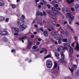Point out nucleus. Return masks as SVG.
<instances>
[{
  "label": "nucleus",
  "mask_w": 79,
  "mask_h": 79,
  "mask_svg": "<svg viewBox=\"0 0 79 79\" xmlns=\"http://www.w3.org/2000/svg\"><path fill=\"white\" fill-rule=\"evenodd\" d=\"M70 53L71 54H73L74 52V49L72 47H70V50H69Z\"/></svg>",
  "instance_id": "f8f14e48"
},
{
  "label": "nucleus",
  "mask_w": 79,
  "mask_h": 79,
  "mask_svg": "<svg viewBox=\"0 0 79 79\" xmlns=\"http://www.w3.org/2000/svg\"><path fill=\"white\" fill-rule=\"evenodd\" d=\"M64 50H68V48L66 47H64Z\"/></svg>",
  "instance_id": "8fccbe9b"
},
{
  "label": "nucleus",
  "mask_w": 79,
  "mask_h": 79,
  "mask_svg": "<svg viewBox=\"0 0 79 79\" xmlns=\"http://www.w3.org/2000/svg\"><path fill=\"white\" fill-rule=\"evenodd\" d=\"M66 1L68 3L70 4V3H72L74 2V0H66Z\"/></svg>",
  "instance_id": "dca6fc26"
},
{
  "label": "nucleus",
  "mask_w": 79,
  "mask_h": 79,
  "mask_svg": "<svg viewBox=\"0 0 79 79\" xmlns=\"http://www.w3.org/2000/svg\"><path fill=\"white\" fill-rule=\"evenodd\" d=\"M70 11V8L69 7H66V12H69Z\"/></svg>",
  "instance_id": "cd10ccee"
},
{
  "label": "nucleus",
  "mask_w": 79,
  "mask_h": 79,
  "mask_svg": "<svg viewBox=\"0 0 79 79\" xmlns=\"http://www.w3.org/2000/svg\"><path fill=\"white\" fill-rule=\"evenodd\" d=\"M62 11L63 12V13H64V12H65V11L64 10V8H62Z\"/></svg>",
  "instance_id": "0e129e2a"
},
{
  "label": "nucleus",
  "mask_w": 79,
  "mask_h": 79,
  "mask_svg": "<svg viewBox=\"0 0 79 79\" xmlns=\"http://www.w3.org/2000/svg\"><path fill=\"white\" fill-rule=\"evenodd\" d=\"M40 14L39 12H36V15L37 16H39Z\"/></svg>",
  "instance_id": "603ef678"
},
{
  "label": "nucleus",
  "mask_w": 79,
  "mask_h": 79,
  "mask_svg": "<svg viewBox=\"0 0 79 79\" xmlns=\"http://www.w3.org/2000/svg\"><path fill=\"white\" fill-rule=\"evenodd\" d=\"M53 24L54 25V26L56 25V22L55 21H53Z\"/></svg>",
  "instance_id": "864d4df0"
},
{
  "label": "nucleus",
  "mask_w": 79,
  "mask_h": 79,
  "mask_svg": "<svg viewBox=\"0 0 79 79\" xmlns=\"http://www.w3.org/2000/svg\"><path fill=\"white\" fill-rule=\"evenodd\" d=\"M65 79H72L71 77H65Z\"/></svg>",
  "instance_id": "c9c22d12"
},
{
  "label": "nucleus",
  "mask_w": 79,
  "mask_h": 79,
  "mask_svg": "<svg viewBox=\"0 0 79 79\" xmlns=\"http://www.w3.org/2000/svg\"><path fill=\"white\" fill-rule=\"evenodd\" d=\"M3 41L4 42H7V39L6 37H4L2 38Z\"/></svg>",
  "instance_id": "5701e85b"
},
{
  "label": "nucleus",
  "mask_w": 79,
  "mask_h": 79,
  "mask_svg": "<svg viewBox=\"0 0 79 79\" xmlns=\"http://www.w3.org/2000/svg\"><path fill=\"white\" fill-rule=\"evenodd\" d=\"M65 33L67 37H68L69 35V33H68V31H65Z\"/></svg>",
  "instance_id": "7c9ffc66"
},
{
  "label": "nucleus",
  "mask_w": 79,
  "mask_h": 79,
  "mask_svg": "<svg viewBox=\"0 0 79 79\" xmlns=\"http://www.w3.org/2000/svg\"><path fill=\"white\" fill-rule=\"evenodd\" d=\"M51 58V55H48L47 56L45 57L44 58L45 59H47V58Z\"/></svg>",
  "instance_id": "c85d7f7f"
},
{
  "label": "nucleus",
  "mask_w": 79,
  "mask_h": 79,
  "mask_svg": "<svg viewBox=\"0 0 79 79\" xmlns=\"http://www.w3.org/2000/svg\"><path fill=\"white\" fill-rule=\"evenodd\" d=\"M3 32H4L3 31H0V35H5V33H4Z\"/></svg>",
  "instance_id": "a878e982"
},
{
  "label": "nucleus",
  "mask_w": 79,
  "mask_h": 79,
  "mask_svg": "<svg viewBox=\"0 0 79 79\" xmlns=\"http://www.w3.org/2000/svg\"><path fill=\"white\" fill-rule=\"evenodd\" d=\"M72 47H74V43H72Z\"/></svg>",
  "instance_id": "bf43d9fd"
},
{
  "label": "nucleus",
  "mask_w": 79,
  "mask_h": 79,
  "mask_svg": "<svg viewBox=\"0 0 79 79\" xmlns=\"http://www.w3.org/2000/svg\"><path fill=\"white\" fill-rule=\"evenodd\" d=\"M9 20V19L8 18H7L5 20V21L6 23H8V21Z\"/></svg>",
  "instance_id": "49530a36"
},
{
  "label": "nucleus",
  "mask_w": 79,
  "mask_h": 79,
  "mask_svg": "<svg viewBox=\"0 0 79 79\" xmlns=\"http://www.w3.org/2000/svg\"><path fill=\"white\" fill-rule=\"evenodd\" d=\"M43 34L45 37H47L48 35V31H45L44 32Z\"/></svg>",
  "instance_id": "9d476101"
},
{
  "label": "nucleus",
  "mask_w": 79,
  "mask_h": 79,
  "mask_svg": "<svg viewBox=\"0 0 79 79\" xmlns=\"http://www.w3.org/2000/svg\"><path fill=\"white\" fill-rule=\"evenodd\" d=\"M58 43L59 44H61V41L60 40H59L58 41Z\"/></svg>",
  "instance_id": "052dcab7"
},
{
  "label": "nucleus",
  "mask_w": 79,
  "mask_h": 79,
  "mask_svg": "<svg viewBox=\"0 0 79 79\" xmlns=\"http://www.w3.org/2000/svg\"><path fill=\"white\" fill-rule=\"evenodd\" d=\"M55 3V1H52L51 2V3L52 4H54V6H55V8H56V9H57V8H58V7L59 6V5H58V4H56V5H55L54 4V3Z\"/></svg>",
  "instance_id": "6e6552de"
},
{
  "label": "nucleus",
  "mask_w": 79,
  "mask_h": 79,
  "mask_svg": "<svg viewBox=\"0 0 79 79\" xmlns=\"http://www.w3.org/2000/svg\"><path fill=\"white\" fill-rule=\"evenodd\" d=\"M25 39H27V37L26 36L22 37L21 38H19V40L21 41L22 40H25Z\"/></svg>",
  "instance_id": "2eb2a0df"
},
{
  "label": "nucleus",
  "mask_w": 79,
  "mask_h": 79,
  "mask_svg": "<svg viewBox=\"0 0 79 79\" xmlns=\"http://www.w3.org/2000/svg\"><path fill=\"white\" fill-rule=\"evenodd\" d=\"M43 24H45L46 23V22L44 20L43 21Z\"/></svg>",
  "instance_id": "338daca9"
},
{
  "label": "nucleus",
  "mask_w": 79,
  "mask_h": 79,
  "mask_svg": "<svg viewBox=\"0 0 79 79\" xmlns=\"http://www.w3.org/2000/svg\"><path fill=\"white\" fill-rule=\"evenodd\" d=\"M34 26L35 27H36V28H37L38 27V25H37L35 24L34 25Z\"/></svg>",
  "instance_id": "e2e57ef3"
},
{
  "label": "nucleus",
  "mask_w": 79,
  "mask_h": 79,
  "mask_svg": "<svg viewBox=\"0 0 79 79\" xmlns=\"http://www.w3.org/2000/svg\"><path fill=\"white\" fill-rule=\"evenodd\" d=\"M75 75L77 76H79V71H78L76 72L75 73Z\"/></svg>",
  "instance_id": "c756f323"
},
{
  "label": "nucleus",
  "mask_w": 79,
  "mask_h": 79,
  "mask_svg": "<svg viewBox=\"0 0 79 79\" xmlns=\"http://www.w3.org/2000/svg\"><path fill=\"white\" fill-rule=\"evenodd\" d=\"M77 65H73L72 67V69H71L70 68H69V69L70 70V71L72 73H73V70H75V69H77Z\"/></svg>",
  "instance_id": "7ed1b4c3"
},
{
  "label": "nucleus",
  "mask_w": 79,
  "mask_h": 79,
  "mask_svg": "<svg viewBox=\"0 0 79 79\" xmlns=\"http://www.w3.org/2000/svg\"><path fill=\"white\" fill-rule=\"evenodd\" d=\"M3 30L4 31H3L4 32H6V31H7V29L6 28L4 29H3Z\"/></svg>",
  "instance_id": "09e8293b"
},
{
  "label": "nucleus",
  "mask_w": 79,
  "mask_h": 79,
  "mask_svg": "<svg viewBox=\"0 0 79 79\" xmlns=\"http://www.w3.org/2000/svg\"><path fill=\"white\" fill-rule=\"evenodd\" d=\"M52 62L51 60H47L46 61V66L48 68H51L52 67Z\"/></svg>",
  "instance_id": "f03ea898"
},
{
  "label": "nucleus",
  "mask_w": 79,
  "mask_h": 79,
  "mask_svg": "<svg viewBox=\"0 0 79 79\" xmlns=\"http://www.w3.org/2000/svg\"><path fill=\"white\" fill-rule=\"evenodd\" d=\"M12 7L13 8H16V6L14 5H12Z\"/></svg>",
  "instance_id": "c03bdc74"
},
{
  "label": "nucleus",
  "mask_w": 79,
  "mask_h": 79,
  "mask_svg": "<svg viewBox=\"0 0 79 79\" xmlns=\"http://www.w3.org/2000/svg\"><path fill=\"white\" fill-rule=\"evenodd\" d=\"M32 48L33 49H36V48H37V46H34Z\"/></svg>",
  "instance_id": "72a5a7b5"
},
{
  "label": "nucleus",
  "mask_w": 79,
  "mask_h": 79,
  "mask_svg": "<svg viewBox=\"0 0 79 79\" xmlns=\"http://www.w3.org/2000/svg\"><path fill=\"white\" fill-rule=\"evenodd\" d=\"M61 56H64V54H63V52H61Z\"/></svg>",
  "instance_id": "680f3d73"
},
{
  "label": "nucleus",
  "mask_w": 79,
  "mask_h": 79,
  "mask_svg": "<svg viewBox=\"0 0 79 79\" xmlns=\"http://www.w3.org/2000/svg\"><path fill=\"white\" fill-rule=\"evenodd\" d=\"M52 10L53 11V13L54 16H57L58 15V11L57 10H55V7L52 8Z\"/></svg>",
  "instance_id": "39448f33"
},
{
  "label": "nucleus",
  "mask_w": 79,
  "mask_h": 79,
  "mask_svg": "<svg viewBox=\"0 0 79 79\" xmlns=\"http://www.w3.org/2000/svg\"><path fill=\"white\" fill-rule=\"evenodd\" d=\"M39 44H40V42L39 41L37 42L36 43V45H39Z\"/></svg>",
  "instance_id": "3c124183"
},
{
  "label": "nucleus",
  "mask_w": 79,
  "mask_h": 79,
  "mask_svg": "<svg viewBox=\"0 0 79 79\" xmlns=\"http://www.w3.org/2000/svg\"><path fill=\"white\" fill-rule=\"evenodd\" d=\"M51 41L52 43H54L55 42V40L53 39V38H51Z\"/></svg>",
  "instance_id": "a19ab883"
},
{
  "label": "nucleus",
  "mask_w": 79,
  "mask_h": 79,
  "mask_svg": "<svg viewBox=\"0 0 79 79\" xmlns=\"http://www.w3.org/2000/svg\"><path fill=\"white\" fill-rule=\"evenodd\" d=\"M56 67H57V63H56V62H54V65L53 69H55Z\"/></svg>",
  "instance_id": "6ab92c4d"
},
{
  "label": "nucleus",
  "mask_w": 79,
  "mask_h": 79,
  "mask_svg": "<svg viewBox=\"0 0 79 79\" xmlns=\"http://www.w3.org/2000/svg\"><path fill=\"white\" fill-rule=\"evenodd\" d=\"M24 24V20L23 19L19 20L17 23L18 26H19L20 30L24 31L27 27V25Z\"/></svg>",
  "instance_id": "f257e3e1"
},
{
  "label": "nucleus",
  "mask_w": 79,
  "mask_h": 79,
  "mask_svg": "<svg viewBox=\"0 0 79 79\" xmlns=\"http://www.w3.org/2000/svg\"><path fill=\"white\" fill-rule=\"evenodd\" d=\"M59 63H64V60L63 59H60L58 60Z\"/></svg>",
  "instance_id": "4468645a"
},
{
  "label": "nucleus",
  "mask_w": 79,
  "mask_h": 79,
  "mask_svg": "<svg viewBox=\"0 0 79 79\" xmlns=\"http://www.w3.org/2000/svg\"><path fill=\"white\" fill-rule=\"evenodd\" d=\"M69 18V21H73L74 20V17L73 16L71 15L70 16Z\"/></svg>",
  "instance_id": "9b49d317"
},
{
  "label": "nucleus",
  "mask_w": 79,
  "mask_h": 79,
  "mask_svg": "<svg viewBox=\"0 0 79 79\" xmlns=\"http://www.w3.org/2000/svg\"><path fill=\"white\" fill-rule=\"evenodd\" d=\"M60 48H58L57 50L58 52H60Z\"/></svg>",
  "instance_id": "69168bd1"
},
{
  "label": "nucleus",
  "mask_w": 79,
  "mask_h": 79,
  "mask_svg": "<svg viewBox=\"0 0 79 79\" xmlns=\"http://www.w3.org/2000/svg\"><path fill=\"white\" fill-rule=\"evenodd\" d=\"M60 31L61 33V34H64V30L62 28L60 30Z\"/></svg>",
  "instance_id": "bb28decb"
},
{
  "label": "nucleus",
  "mask_w": 79,
  "mask_h": 79,
  "mask_svg": "<svg viewBox=\"0 0 79 79\" xmlns=\"http://www.w3.org/2000/svg\"><path fill=\"white\" fill-rule=\"evenodd\" d=\"M47 27L48 31H53V30L54 29L53 27L51 25L48 26Z\"/></svg>",
  "instance_id": "20e7f679"
},
{
  "label": "nucleus",
  "mask_w": 79,
  "mask_h": 79,
  "mask_svg": "<svg viewBox=\"0 0 79 79\" xmlns=\"http://www.w3.org/2000/svg\"><path fill=\"white\" fill-rule=\"evenodd\" d=\"M60 25L59 24V23H57V25H56V27H60Z\"/></svg>",
  "instance_id": "13d9d810"
},
{
  "label": "nucleus",
  "mask_w": 79,
  "mask_h": 79,
  "mask_svg": "<svg viewBox=\"0 0 79 79\" xmlns=\"http://www.w3.org/2000/svg\"><path fill=\"white\" fill-rule=\"evenodd\" d=\"M14 30L15 32L19 33V28L16 27H15L14 28Z\"/></svg>",
  "instance_id": "ddd939ff"
},
{
  "label": "nucleus",
  "mask_w": 79,
  "mask_h": 79,
  "mask_svg": "<svg viewBox=\"0 0 79 79\" xmlns=\"http://www.w3.org/2000/svg\"><path fill=\"white\" fill-rule=\"evenodd\" d=\"M38 23L40 24V26H43V23L41 22H38Z\"/></svg>",
  "instance_id": "f704fd0d"
},
{
  "label": "nucleus",
  "mask_w": 79,
  "mask_h": 79,
  "mask_svg": "<svg viewBox=\"0 0 79 79\" xmlns=\"http://www.w3.org/2000/svg\"><path fill=\"white\" fill-rule=\"evenodd\" d=\"M62 41L64 42H65V43H67L68 42V39H63Z\"/></svg>",
  "instance_id": "b1692460"
},
{
  "label": "nucleus",
  "mask_w": 79,
  "mask_h": 79,
  "mask_svg": "<svg viewBox=\"0 0 79 79\" xmlns=\"http://www.w3.org/2000/svg\"><path fill=\"white\" fill-rule=\"evenodd\" d=\"M11 52L12 53H16V50L13 49H12Z\"/></svg>",
  "instance_id": "2f4dec72"
},
{
  "label": "nucleus",
  "mask_w": 79,
  "mask_h": 79,
  "mask_svg": "<svg viewBox=\"0 0 79 79\" xmlns=\"http://www.w3.org/2000/svg\"><path fill=\"white\" fill-rule=\"evenodd\" d=\"M71 10L72 11H74V10H75L74 8H71Z\"/></svg>",
  "instance_id": "4d7b16f0"
},
{
  "label": "nucleus",
  "mask_w": 79,
  "mask_h": 79,
  "mask_svg": "<svg viewBox=\"0 0 79 79\" xmlns=\"http://www.w3.org/2000/svg\"><path fill=\"white\" fill-rule=\"evenodd\" d=\"M43 14L44 16H46V13L45 12V11H43Z\"/></svg>",
  "instance_id": "de8ad7c7"
},
{
  "label": "nucleus",
  "mask_w": 79,
  "mask_h": 79,
  "mask_svg": "<svg viewBox=\"0 0 79 79\" xmlns=\"http://www.w3.org/2000/svg\"><path fill=\"white\" fill-rule=\"evenodd\" d=\"M55 57H58L60 56V53L57 52H56L55 53Z\"/></svg>",
  "instance_id": "a211bd4d"
},
{
  "label": "nucleus",
  "mask_w": 79,
  "mask_h": 79,
  "mask_svg": "<svg viewBox=\"0 0 79 79\" xmlns=\"http://www.w3.org/2000/svg\"><path fill=\"white\" fill-rule=\"evenodd\" d=\"M32 42H28V45L26 47L27 49L29 50L31 48V45H32Z\"/></svg>",
  "instance_id": "0eeeda50"
},
{
  "label": "nucleus",
  "mask_w": 79,
  "mask_h": 79,
  "mask_svg": "<svg viewBox=\"0 0 79 79\" xmlns=\"http://www.w3.org/2000/svg\"><path fill=\"white\" fill-rule=\"evenodd\" d=\"M14 35H19V34L18 33H14Z\"/></svg>",
  "instance_id": "79ce46f5"
},
{
  "label": "nucleus",
  "mask_w": 79,
  "mask_h": 79,
  "mask_svg": "<svg viewBox=\"0 0 79 79\" xmlns=\"http://www.w3.org/2000/svg\"><path fill=\"white\" fill-rule=\"evenodd\" d=\"M47 7H48V9H50V5L49 4H47Z\"/></svg>",
  "instance_id": "a18cd8bd"
},
{
  "label": "nucleus",
  "mask_w": 79,
  "mask_h": 79,
  "mask_svg": "<svg viewBox=\"0 0 79 79\" xmlns=\"http://www.w3.org/2000/svg\"><path fill=\"white\" fill-rule=\"evenodd\" d=\"M69 29L71 30V31H73V28H71V27H69Z\"/></svg>",
  "instance_id": "6e6d98bb"
},
{
  "label": "nucleus",
  "mask_w": 79,
  "mask_h": 79,
  "mask_svg": "<svg viewBox=\"0 0 79 79\" xmlns=\"http://www.w3.org/2000/svg\"><path fill=\"white\" fill-rule=\"evenodd\" d=\"M56 40H60V38L57 37H56Z\"/></svg>",
  "instance_id": "5fc2aeb1"
},
{
  "label": "nucleus",
  "mask_w": 79,
  "mask_h": 79,
  "mask_svg": "<svg viewBox=\"0 0 79 79\" xmlns=\"http://www.w3.org/2000/svg\"><path fill=\"white\" fill-rule=\"evenodd\" d=\"M61 58H62V59H63L64 60V55L63 56H61Z\"/></svg>",
  "instance_id": "774afa93"
},
{
  "label": "nucleus",
  "mask_w": 79,
  "mask_h": 79,
  "mask_svg": "<svg viewBox=\"0 0 79 79\" xmlns=\"http://www.w3.org/2000/svg\"><path fill=\"white\" fill-rule=\"evenodd\" d=\"M51 34L52 35H53V36H54L55 34L56 35H58V32L57 31H52Z\"/></svg>",
  "instance_id": "423d86ee"
},
{
  "label": "nucleus",
  "mask_w": 79,
  "mask_h": 79,
  "mask_svg": "<svg viewBox=\"0 0 79 79\" xmlns=\"http://www.w3.org/2000/svg\"><path fill=\"white\" fill-rule=\"evenodd\" d=\"M5 2L2 0H0V6H4Z\"/></svg>",
  "instance_id": "1a4fd4ad"
},
{
  "label": "nucleus",
  "mask_w": 79,
  "mask_h": 79,
  "mask_svg": "<svg viewBox=\"0 0 79 79\" xmlns=\"http://www.w3.org/2000/svg\"><path fill=\"white\" fill-rule=\"evenodd\" d=\"M55 71L54 70V69H53V68L51 70V73H55Z\"/></svg>",
  "instance_id": "58836bf2"
},
{
  "label": "nucleus",
  "mask_w": 79,
  "mask_h": 79,
  "mask_svg": "<svg viewBox=\"0 0 79 79\" xmlns=\"http://www.w3.org/2000/svg\"><path fill=\"white\" fill-rule=\"evenodd\" d=\"M70 16H71V14L70 13H67L66 15L67 18H69Z\"/></svg>",
  "instance_id": "412c9836"
},
{
  "label": "nucleus",
  "mask_w": 79,
  "mask_h": 79,
  "mask_svg": "<svg viewBox=\"0 0 79 79\" xmlns=\"http://www.w3.org/2000/svg\"><path fill=\"white\" fill-rule=\"evenodd\" d=\"M67 47H70V44L69 43L67 44Z\"/></svg>",
  "instance_id": "4c0bfd02"
},
{
  "label": "nucleus",
  "mask_w": 79,
  "mask_h": 79,
  "mask_svg": "<svg viewBox=\"0 0 79 79\" xmlns=\"http://www.w3.org/2000/svg\"><path fill=\"white\" fill-rule=\"evenodd\" d=\"M51 18H52L53 19H54V20H56V17L53 15H51Z\"/></svg>",
  "instance_id": "4be33fe9"
},
{
  "label": "nucleus",
  "mask_w": 79,
  "mask_h": 79,
  "mask_svg": "<svg viewBox=\"0 0 79 79\" xmlns=\"http://www.w3.org/2000/svg\"><path fill=\"white\" fill-rule=\"evenodd\" d=\"M77 46L75 47L76 50H79V45L78 44V43L77 42H76Z\"/></svg>",
  "instance_id": "f3484780"
},
{
  "label": "nucleus",
  "mask_w": 79,
  "mask_h": 79,
  "mask_svg": "<svg viewBox=\"0 0 79 79\" xmlns=\"http://www.w3.org/2000/svg\"><path fill=\"white\" fill-rule=\"evenodd\" d=\"M46 12L47 13H48L49 15H50V14H51V13L50 12V11L48 10H46Z\"/></svg>",
  "instance_id": "37998d69"
},
{
  "label": "nucleus",
  "mask_w": 79,
  "mask_h": 79,
  "mask_svg": "<svg viewBox=\"0 0 79 79\" xmlns=\"http://www.w3.org/2000/svg\"><path fill=\"white\" fill-rule=\"evenodd\" d=\"M78 8H79V4H77L76 5H75V9H76V10H77L78 9Z\"/></svg>",
  "instance_id": "393cba45"
},
{
  "label": "nucleus",
  "mask_w": 79,
  "mask_h": 79,
  "mask_svg": "<svg viewBox=\"0 0 79 79\" xmlns=\"http://www.w3.org/2000/svg\"><path fill=\"white\" fill-rule=\"evenodd\" d=\"M59 37H60V39H63V36L61 35H59Z\"/></svg>",
  "instance_id": "473e14b6"
},
{
  "label": "nucleus",
  "mask_w": 79,
  "mask_h": 79,
  "mask_svg": "<svg viewBox=\"0 0 79 79\" xmlns=\"http://www.w3.org/2000/svg\"><path fill=\"white\" fill-rule=\"evenodd\" d=\"M4 33H4L5 35H8L9 34L8 33V32H7V31H6L5 32H4Z\"/></svg>",
  "instance_id": "e433bc0d"
},
{
  "label": "nucleus",
  "mask_w": 79,
  "mask_h": 79,
  "mask_svg": "<svg viewBox=\"0 0 79 79\" xmlns=\"http://www.w3.org/2000/svg\"><path fill=\"white\" fill-rule=\"evenodd\" d=\"M5 20V17H0V21H3Z\"/></svg>",
  "instance_id": "aec40b11"
},
{
  "label": "nucleus",
  "mask_w": 79,
  "mask_h": 79,
  "mask_svg": "<svg viewBox=\"0 0 79 79\" xmlns=\"http://www.w3.org/2000/svg\"><path fill=\"white\" fill-rule=\"evenodd\" d=\"M60 49L61 50H64V48L63 47H60Z\"/></svg>",
  "instance_id": "ea45409f"
}]
</instances>
